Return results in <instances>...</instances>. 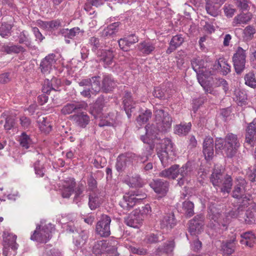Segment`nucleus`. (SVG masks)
Instances as JSON below:
<instances>
[{
  "label": "nucleus",
  "mask_w": 256,
  "mask_h": 256,
  "mask_svg": "<svg viewBox=\"0 0 256 256\" xmlns=\"http://www.w3.org/2000/svg\"><path fill=\"white\" fill-rule=\"evenodd\" d=\"M240 146L236 136L232 134H228L224 140L217 138L215 142L216 150L222 149L228 158H232L236 154Z\"/></svg>",
  "instance_id": "1"
},
{
  "label": "nucleus",
  "mask_w": 256,
  "mask_h": 256,
  "mask_svg": "<svg viewBox=\"0 0 256 256\" xmlns=\"http://www.w3.org/2000/svg\"><path fill=\"white\" fill-rule=\"evenodd\" d=\"M193 171L192 164L190 162L188 161L182 167L178 164H174L170 168L165 169L160 172L158 176L164 178L176 179L178 175L187 178L190 176Z\"/></svg>",
  "instance_id": "2"
},
{
  "label": "nucleus",
  "mask_w": 256,
  "mask_h": 256,
  "mask_svg": "<svg viewBox=\"0 0 256 256\" xmlns=\"http://www.w3.org/2000/svg\"><path fill=\"white\" fill-rule=\"evenodd\" d=\"M157 154L162 164L166 166L169 160L172 161L176 156L174 144L169 138H164L162 140L160 148H158Z\"/></svg>",
  "instance_id": "3"
},
{
  "label": "nucleus",
  "mask_w": 256,
  "mask_h": 256,
  "mask_svg": "<svg viewBox=\"0 0 256 256\" xmlns=\"http://www.w3.org/2000/svg\"><path fill=\"white\" fill-rule=\"evenodd\" d=\"M54 230V226L52 224H44L41 222L40 224L36 225V230L30 236V240L40 243H46L52 238V234Z\"/></svg>",
  "instance_id": "4"
},
{
  "label": "nucleus",
  "mask_w": 256,
  "mask_h": 256,
  "mask_svg": "<svg viewBox=\"0 0 256 256\" xmlns=\"http://www.w3.org/2000/svg\"><path fill=\"white\" fill-rule=\"evenodd\" d=\"M146 198V194L141 192L134 191L128 192L124 195L122 198L119 202V205L124 210L128 211Z\"/></svg>",
  "instance_id": "5"
},
{
  "label": "nucleus",
  "mask_w": 256,
  "mask_h": 256,
  "mask_svg": "<svg viewBox=\"0 0 256 256\" xmlns=\"http://www.w3.org/2000/svg\"><path fill=\"white\" fill-rule=\"evenodd\" d=\"M154 114L156 126L161 132L168 131L172 126V118L170 114L163 110L154 108Z\"/></svg>",
  "instance_id": "6"
},
{
  "label": "nucleus",
  "mask_w": 256,
  "mask_h": 256,
  "mask_svg": "<svg viewBox=\"0 0 256 256\" xmlns=\"http://www.w3.org/2000/svg\"><path fill=\"white\" fill-rule=\"evenodd\" d=\"M208 216L209 219L213 224V226H222L225 227L230 222L231 218H236V216L234 214V211H230L226 216V218L222 220L220 214L216 210V208H214L210 210Z\"/></svg>",
  "instance_id": "7"
},
{
  "label": "nucleus",
  "mask_w": 256,
  "mask_h": 256,
  "mask_svg": "<svg viewBox=\"0 0 256 256\" xmlns=\"http://www.w3.org/2000/svg\"><path fill=\"white\" fill-rule=\"evenodd\" d=\"M246 50L238 46L232 56V62L236 72L240 74L246 68Z\"/></svg>",
  "instance_id": "8"
},
{
  "label": "nucleus",
  "mask_w": 256,
  "mask_h": 256,
  "mask_svg": "<svg viewBox=\"0 0 256 256\" xmlns=\"http://www.w3.org/2000/svg\"><path fill=\"white\" fill-rule=\"evenodd\" d=\"M112 220L110 216L102 214L96 226V232L101 237H108L110 234V224Z\"/></svg>",
  "instance_id": "9"
},
{
  "label": "nucleus",
  "mask_w": 256,
  "mask_h": 256,
  "mask_svg": "<svg viewBox=\"0 0 256 256\" xmlns=\"http://www.w3.org/2000/svg\"><path fill=\"white\" fill-rule=\"evenodd\" d=\"M144 220L140 214V210L136 209L124 218V223L134 228H139L142 226Z\"/></svg>",
  "instance_id": "10"
},
{
  "label": "nucleus",
  "mask_w": 256,
  "mask_h": 256,
  "mask_svg": "<svg viewBox=\"0 0 256 256\" xmlns=\"http://www.w3.org/2000/svg\"><path fill=\"white\" fill-rule=\"evenodd\" d=\"M88 106V104L85 102H74L65 104L62 108L61 112L64 115L70 114L73 112L86 110Z\"/></svg>",
  "instance_id": "11"
},
{
  "label": "nucleus",
  "mask_w": 256,
  "mask_h": 256,
  "mask_svg": "<svg viewBox=\"0 0 256 256\" xmlns=\"http://www.w3.org/2000/svg\"><path fill=\"white\" fill-rule=\"evenodd\" d=\"M150 186L156 194L164 196L168 190L169 183L166 180L157 179L152 182Z\"/></svg>",
  "instance_id": "12"
},
{
  "label": "nucleus",
  "mask_w": 256,
  "mask_h": 256,
  "mask_svg": "<svg viewBox=\"0 0 256 256\" xmlns=\"http://www.w3.org/2000/svg\"><path fill=\"white\" fill-rule=\"evenodd\" d=\"M76 184L75 179L73 178H68L64 180L62 189V196L64 198H69L74 193Z\"/></svg>",
  "instance_id": "13"
},
{
  "label": "nucleus",
  "mask_w": 256,
  "mask_h": 256,
  "mask_svg": "<svg viewBox=\"0 0 256 256\" xmlns=\"http://www.w3.org/2000/svg\"><path fill=\"white\" fill-rule=\"evenodd\" d=\"M146 136H141L140 140L144 142L149 144L150 140L157 138L156 135L160 132L156 124H148L145 127Z\"/></svg>",
  "instance_id": "14"
},
{
  "label": "nucleus",
  "mask_w": 256,
  "mask_h": 256,
  "mask_svg": "<svg viewBox=\"0 0 256 256\" xmlns=\"http://www.w3.org/2000/svg\"><path fill=\"white\" fill-rule=\"evenodd\" d=\"M202 152L206 160H211L214 154V140L210 136L204 139L202 145Z\"/></svg>",
  "instance_id": "15"
},
{
  "label": "nucleus",
  "mask_w": 256,
  "mask_h": 256,
  "mask_svg": "<svg viewBox=\"0 0 256 256\" xmlns=\"http://www.w3.org/2000/svg\"><path fill=\"white\" fill-rule=\"evenodd\" d=\"M203 226L204 220L202 216H197L189 222V232L192 235L198 234L202 230Z\"/></svg>",
  "instance_id": "16"
},
{
  "label": "nucleus",
  "mask_w": 256,
  "mask_h": 256,
  "mask_svg": "<svg viewBox=\"0 0 256 256\" xmlns=\"http://www.w3.org/2000/svg\"><path fill=\"white\" fill-rule=\"evenodd\" d=\"M97 57L100 62H102L106 67L112 64L114 54L110 50H102L98 51Z\"/></svg>",
  "instance_id": "17"
},
{
  "label": "nucleus",
  "mask_w": 256,
  "mask_h": 256,
  "mask_svg": "<svg viewBox=\"0 0 256 256\" xmlns=\"http://www.w3.org/2000/svg\"><path fill=\"white\" fill-rule=\"evenodd\" d=\"M212 70H219L222 75L226 76L231 71V66L228 60L224 58H220L217 59L213 64Z\"/></svg>",
  "instance_id": "18"
},
{
  "label": "nucleus",
  "mask_w": 256,
  "mask_h": 256,
  "mask_svg": "<svg viewBox=\"0 0 256 256\" xmlns=\"http://www.w3.org/2000/svg\"><path fill=\"white\" fill-rule=\"evenodd\" d=\"M56 55L51 54L46 56L41 62L40 68L43 74H49L56 63Z\"/></svg>",
  "instance_id": "19"
},
{
  "label": "nucleus",
  "mask_w": 256,
  "mask_h": 256,
  "mask_svg": "<svg viewBox=\"0 0 256 256\" xmlns=\"http://www.w3.org/2000/svg\"><path fill=\"white\" fill-rule=\"evenodd\" d=\"M246 182L244 179H238L236 184L232 191V196L238 200L243 198V196L246 195Z\"/></svg>",
  "instance_id": "20"
},
{
  "label": "nucleus",
  "mask_w": 256,
  "mask_h": 256,
  "mask_svg": "<svg viewBox=\"0 0 256 256\" xmlns=\"http://www.w3.org/2000/svg\"><path fill=\"white\" fill-rule=\"evenodd\" d=\"M213 74H214L212 73L211 71L208 72V76H202L200 74L198 80L206 94H210L215 95L216 94V92L214 90L210 84V80H208L210 76Z\"/></svg>",
  "instance_id": "21"
},
{
  "label": "nucleus",
  "mask_w": 256,
  "mask_h": 256,
  "mask_svg": "<svg viewBox=\"0 0 256 256\" xmlns=\"http://www.w3.org/2000/svg\"><path fill=\"white\" fill-rule=\"evenodd\" d=\"M191 64L193 70L197 74V78H199L200 74L202 76H208V72H206L204 68V60L200 58H194L191 61Z\"/></svg>",
  "instance_id": "22"
},
{
  "label": "nucleus",
  "mask_w": 256,
  "mask_h": 256,
  "mask_svg": "<svg viewBox=\"0 0 256 256\" xmlns=\"http://www.w3.org/2000/svg\"><path fill=\"white\" fill-rule=\"evenodd\" d=\"M256 140V118L249 124L246 134V142L252 145Z\"/></svg>",
  "instance_id": "23"
},
{
  "label": "nucleus",
  "mask_w": 256,
  "mask_h": 256,
  "mask_svg": "<svg viewBox=\"0 0 256 256\" xmlns=\"http://www.w3.org/2000/svg\"><path fill=\"white\" fill-rule=\"evenodd\" d=\"M184 42V38L182 34L173 36L169 43V46L166 50V53L168 54H170L180 46Z\"/></svg>",
  "instance_id": "24"
},
{
  "label": "nucleus",
  "mask_w": 256,
  "mask_h": 256,
  "mask_svg": "<svg viewBox=\"0 0 256 256\" xmlns=\"http://www.w3.org/2000/svg\"><path fill=\"white\" fill-rule=\"evenodd\" d=\"M73 236L74 244L78 248H80L87 242L88 238V232L85 230H81L80 232L75 234Z\"/></svg>",
  "instance_id": "25"
},
{
  "label": "nucleus",
  "mask_w": 256,
  "mask_h": 256,
  "mask_svg": "<svg viewBox=\"0 0 256 256\" xmlns=\"http://www.w3.org/2000/svg\"><path fill=\"white\" fill-rule=\"evenodd\" d=\"M75 124L80 128H85L90 122L89 116L84 112L78 113L72 116Z\"/></svg>",
  "instance_id": "26"
},
{
  "label": "nucleus",
  "mask_w": 256,
  "mask_h": 256,
  "mask_svg": "<svg viewBox=\"0 0 256 256\" xmlns=\"http://www.w3.org/2000/svg\"><path fill=\"white\" fill-rule=\"evenodd\" d=\"M138 50L144 55L151 54L155 49V44L150 41H143L137 45Z\"/></svg>",
  "instance_id": "27"
},
{
  "label": "nucleus",
  "mask_w": 256,
  "mask_h": 256,
  "mask_svg": "<svg viewBox=\"0 0 256 256\" xmlns=\"http://www.w3.org/2000/svg\"><path fill=\"white\" fill-rule=\"evenodd\" d=\"M241 240H240L242 245H244L250 248L254 246L256 238L254 234L250 232L243 233L240 236Z\"/></svg>",
  "instance_id": "28"
},
{
  "label": "nucleus",
  "mask_w": 256,
  "mask_h": 256,
  "mask_svg": "<svg viewBox=\"0 0 256 256\" xmlns=\"http://www.w3.org/2000/svg\"><path fill=\"white\" fill-rule=\"evenodd\" d=\"M240 201L238 202L240 203L239 206L237 210L234 211V214L236 216V218L238 217L239 218H242V216L244 214L243 208H246L248 206H250V203H252V200L248 196L245 195L242 198H240L238 200Z\"/></svg>",
  "instance_id": "29"
},
{
  "label": "nucleus",
  "mask_w": 256,
  "mask_h": 256,
  "mask_svg": "<svg viewBox=\"0 0 256 256\" xmlns=\"http://www.w3.org/2000/svg\"><path fill=\"white\" fill-rule=\"evenodd\" d=\"M83 32H84L81 31L78 27H75L71 29L66 28L62 30V34L65 38V40L67 44H69L70 41L66 40V38L73 39L75 36L78 35H82Z\"/></svg>",
  "instance_id": "30"
},
{
  "label": "nucleus",
  "mask_w": 256,
  "mask_h": 256,
  "mask_svg": "<svg viewBox=\"0 0 256 256\" xmlns=\"http://www.w3.org/2000/svg\"><path fill=\"white\" fill-rule=\"evenodd\" d=\"M116 82L111 76L106 75L104 76L102 81V89L106 92L112 91L116 86Z\"/></svg>",
  "instance_id": "31"
},
{
  "label": "nucleus",
  "mask_w": 256,
  "mask_h": 256,
  "mask_svg": "<svg viewBox=\"0 0 256 256\" xmlns=\"http://www.w3.org/2000/svg\"><path fill=\"white\" fill-rule=\"evenodd\" d=\"M176 224V220L173 214H169L164 216L160 221L162 228H174Z\"/></svg>",
  "instance_id": "32"
},
{
  "label": "nucleus",
  "mask_w": 256,
  "mask_h": 256,
  "mask_svg": "<svg viewBox=\"0 0 256 256\" xmlns=\"http://www.w3.org/2000/svg\"><path fill=\"white\" fill-rule=\"evenodd\" d=\"M120 22H114L108 25L102 32V36L104 37H112L119 30Z\"/></svg>",
  "instance_id": "33"
},
{
  "label": "nucleus",
  "mask_w": 256,
  "mask_h": 256,
  "mask_svg": "<svg viewBox=\"0 0 256 256\" xmlns=\"http://www.w3.org/2000/svg\"><path fill=\"white\" fill-rule=\"evenodd\" d=\"M2 48L3 51L8 54H19L26 52V49L22 46L14 44L12 43L4 46Z\"/></svg>",
  "instance_id": "34"
},
{
  "label": "nucleus",
  "mask_w": 256,
  "mask_h": 256,
  "mask_svg": "<svg viewBox=\"0 0 256 256\" xmlns=\"http://www.w3.org/2000/svg\"><path fill=\"white\" fill-rule=\"evenodd\" d=\"M192 127L190 122L181 123L174 128V133L180 136H186L190 131Z\"/></svg>",
  "instance_id": "35"
},
{
  "label": "nucleus",
  "mask_w": 256,
  "mask_h": 256,
  "mask_svg": "<svg viewBox=\"0 0 256 256\" xmlns=\"http://www.w3.org/2000/svg\"><path fill=\"white\" fill-rule=\"evenodd\" d=\"M152 150L153 147L152 146H149L144 150L141 155L137 156L134 154L131 157L137 162L143 163L148 160V156L151 155Z\"/></svg>",
  "instance_id": "36"
},
{
  "label": "nucleus",
  "mask_w": 256,
  "mask_h": 256,
  "mask_svg": "<svg viewBox=\"0 0 256 256\" xmlns=\"http://www.w3.org/2000/svg\"><path fill=\"white\" fill-rule=\"evenodd\" d=\"M104 106V100L102 98L98 99L94 104L90 110V113L96 118L100 116Z\"/></svg>",
  "instance_id": "37"
},
{
  "label": "nucleus",
  "mask_w": 256,
  "mask_h": 256,
  "mask_svg": "<svg viewBox=\"0 0 256 256\" xmlns=\"http://www.w3.org/2000/svg\"><path fill=\"white\" fill-rule=\"evenodd\" d=\"M224 176L220 170H214L210 176V181L214 186H220L223 182Z\"/></svg>",
  "instance_id": "38"
},
{
  "label": "nucleus",
  "mask_w": 256,
  "mask_h": 256,
  "mask_svg": "<svg viewBox=\"0 0 256 256\" xmlns=\"http://www.w3.org/2000/svg\"><path fill=\"white\" fill-rule=\"evenodd\" d=\"M84 184L83 182L80 181L76 184L74 192V201L75 202L78 203L83 197L82 194L84 192Z\"/></svg>",
  "instance_id": "39"
},
{
  "label": "nucleus",
  "mask_w": 256,
  "mask_h": 256,
  "mask_svg": "<svg viewBox=\"0 0 256 256\" xmlns=\"http://www.w3.org/2000/svg\"><path fill=\"white\" fill-rule=\"evenodd\" d=\"M117 124H118V122H116V116L114 114L112 118L108 115V116L102 118L98 124L100 127L104 126H116Z\"/></svg>",
  "instance_id": "40"
},
{
  "label": "nucleus",
  "mask_w": 256,
  "mask_h": 256,
  "mask_svg": "<svg viewBox=\"0 0 256 256\" xmlns=\"http://www.w3.org/2000/svg\"><path fill=\"white\" fill-rule=\"evenodd\" d=\"M102 204V200L94 194H90L88 198V206L91 210H94Z\"/></svg>",
  "instance_id": "41"
},
{
  "label": "nucleus",
  "mask_w": 256,
  "mask_h": 256,
  "mask_svg": "<svg viewBox=\"0 0 256 256\" xmlns=\"http://www.w3.org/2000/svg\"><path fill=\"white\" fill-rule=\"evenodd\" d=\"M232 186V177L228 175H225L220 188L221 192L229 193L230 192Z\"/></svg>",
  "instance_id": "42"
},
{
  "label": "nucleus",
  "mask_w": 256,
  "mask_h": 256,
  "mask_svg": "<svg viewBox=\"0 0 256 256\" xmlns=\"http://www.w3.org/2000/svg\"><path fill=\"white\" fill-rule=\"evenodd\" d=\"M174 240L168 241L165 243L162 246L159 247L156 250L158 254H160L161 253L169 254L172 252L174 248Z\"/></svg>",
  "instance_id": "43"
},
{
  "label": "nucleus",
  "mask_w": 256,
  "mask_h": 256,
  "mask_svg": "<svg viewBox=\"0 0 256 256\" xmlns=\"http://www.w3.org/2000/svg\"><path fill=\"white\" fill-rule=\"evenodd\" d=\"M107 248V244L104 240H100L96 242L92 248L94 254L98 255L104 253Z\"/></svg>",
  "instance_id": "44"
},
{
  "label": "nucleus",
  "mask_w": 256,
  "mask_h": 256,
  "mask_svg": "<svg viewBox=\"0 0 256 256\" xmlns=\"http://www.w3.org/2000/svg\"><path fill=\"white\" fill-rule=\"evenodd\" d=\"M152 113L150 110L146 109L142 112L136 118L137 122L140 124H143L146 122L152 117Z\"/></svg>",
  "instance_id": "45"
},
{
  "label": "nucleus",
  "mask_w": 256,
  "mask_h": 256,
  "mask_svg": "<svg viewBox=\"0 0 256 256\" xmlns=\"http://www.w3.org/2000/svg\"><path fill=\"white\" fill-rule=\"evenodd\" d=\"M206 2V10L209 14L216 17L218 15L219 12L218 8L214 5L213 0H205Z\"/></svg>",
  "instance_id": "46"
},
{
  "label": "nucleus",
  "mask_w": 256,
  "mask_h": 256,
  "mask_svg": "<svg viewBox=\"0 0 256 256\" xmlns=\"http://www.w3.org/2000/svg\"><path fill=\"white\" fill-rule=\"evenodd\" d=\"M235 238L226 242L222 246V249L226 254H232L235 250L236 242Z\"/></svg>",
  "instance_id": "47"
},
{
  "label": "nucleus",
  "mask_w": 256,
  "mask_h": 256,
  "mask_svg": "<svg viewBox=\"0 0 256 256\" xmlns=\"http://www.w3.org/2000/svg\"><path fill=\"white\" fill-rule=\"evenodd\" d=\"M12 28V24L4 22L0 26V36L2 38H7L11 34V30Z\"/></svg>",
  "instance_id": "48"
},
{
  "label": "nucleus",
  "mask_w": 256,
  "mask_h": 256,
  "mask_svg": "<svg viewBox=\"0 0 256 256\" xmlns=\"http://www.w3.org/2000/svg\"><path fill=\"white\" fill-rule=\"evenodd\" d=\"M250 19L247 14H240L236 16L232 22V26H236L240 24H246Z\"/></svg>",
  "instance_id": "49"
},
{
  "label": "nucleus",
  "mask_w": 256,
  "mask_h": 256,
  "mask_svg": "<svg viewBox=\"0 0 256 256\" xmlns=\"http://www.w3.org/2000/svg\"><path fill=\"white\" fill-rule=\"evenodd\" d=\"M56 81V78H53L51 80L46 79L44 80L42 91L44 93L49 94L51 90H56V86H54L53 83Z\"/></svg>",
  "instance_id": "50"
},
{
  "label": "nucleus",
  "mask_w": 256,
  "mask_h": 256,
  "mask_svg": "<svg viewBox=\"0 0 256 256\" xmlns=\"http://www.w3.org/2000/svg\"><path fill=\"white\" fill-rule=\"evenodd\" d=\"M40 256H60V253L58 250L52 248V246L46 245Z\"/></svg>",
  "instance_id": "51"
},
{
  "label": "nucleus",
  "mask_w": 256,
  "mask_h": 256,
  "mask_svg": "<svg viewBox=\"0 0 256 256\" xmlns=\"http://www.w3.org/2000/svg\"><path fill=\"white\" fill-rule=\"evenodd\" d=\"M244 79L246 85L252 88H256V76L252 72L246 74Z\"/></svg>",
  "instance_id": "52"
},
{
  "label": "nucleus",
  "mask_w": 256,
  "mask_h": 256,
  "mask_svg": "<svg viewBox=\"0 0 256 256\" xmlns=\"http://www.w3.org/2000/svg\"><path fill=\"white\" fill-rule=\"evenodd\" d=\"M18 141L20 142V145L26 149L30 146L32 143L30 136L24 132L20 136Z\"/></svg>",
  "instance_id": "53"
},
{
  "label": "nucleus",
  "mask_w": 256,
  "mask_h": 256,
  "mask_svg": "<svg viewBox=\"0 0 256 256\" xmlns=\"http://www.w3.org/2000/svg\"><path fill=\"white\" fill-rule=\"evenodd\" d=\"M194 204L190 201H185L182 204V209L188 217H191L194 214Z\"/></svg>",
  "instance_id": "54"
},
{
  "label": "nucleus",
  "mask_w": 256,
  "mask_h": 256,
  "mask_svg": "<svg viewBox=\"0 0 256 256\" xmlns=\"http://www.w3.org/2000/svg\"><path fill=\"white\" fill-rule=\"evenodd\" d=\"M92 90L94 94L100 92L102 87L100 86V77L99 76H94L90 78Z\"/></svg>",
  "instance_id": "55"
},
{
  "label": "nucleus",
  "mask_w": 256,
  "mask_h": 256,
  "mask_svg": "<svg viewBox=\"0 0 256 256\" xmlns=\"http://www.w3.org/2000/svg\"><path fill=\"white\" fill-rule=\"evenodd\" d=\"M39 128L42 132L45 133H49L52 130V126L46 118H43L42 120L40 122Z\"/></svg>",
  "instance_id": "56"
},
{
  "label": "nucleus",
  "mask_w": 256,
  "mask_h": 256,
  "mask_svg": "<svg viewBox=\"0 0 256 256\" xmlns=\"http://www.w3.org/2000/svg\"><path fill=\"white\" fill-rule=\"evenodd\" d=\"M128 185L132 188L141 187L142 186V180L140 176L136 175L130 178Z\"/></svg>",
  "instance_id": "57"
},
{
  "label": "nucleus",
  "mask_w": 256,
  "mask_h": 256,
  "mask_svg": "<svg viewBox=\"0 0 256 256\" xmlns=\"http://www.w3.org/2000/svg\"><path fill=\"white\" fill-rule=\"evenodd\" d=\"M16 236L12 234H9L5 239V242H8V246L13 250L18 248V244L16 243Z\"/></svg>",
  "instance_id": "58"
},
{
  "label": "nucleus",
  "mask_w": 256,
  "mask_h": 256,
  "mask_svg": "<svg viewBox=\"0 0 256 256\" xmlns=\"http://www.w3.org/2000/svg\"><path fill=\"white\" fill-rule=\"evenodd\" d=\"M244 218L246 224H251L255 223L256 215L252 210H246Z\"/></svg>",
  "instance_id": "59"
},
{
  "label": "nucleus",
  "mask_w": 256,
  "mask_h": 256,
  "mask_svg": "<svg viewBox=\"0 0 256 256\" xmlns=\"http://www.w3.org/2000/svg\"><path fill=\"white\" fill-rule=\"evenodd\" d=\"M123 98V104L124 108H128V107L133 106L134 102L130 92H126Z\"/></svg>",
  "instance_id": "60"
},
{
  "label": "nucleus",
  "mask_w": 256,
  "mask_h": 256,
  "mask_svg": "<svg viewBox=\"0 0 256 256\" xmlns=\"http://www.w3.org/2000/svg\"><path fill=\"white\" fill-rule=\"evenodd\" d=\"M18 42L20 44L25 43L26 46L28 48L32 46L31 42L28 40V36L26 34L25 31H22L20 32L18 36Z\"/></svg>",
  "instance_id": "61"
},
{
  "label": "nucleus",
  "mask_w": 256,
  "mask_h": 256,
  "mask_svg": "<svg viewBox=\"0 0 256 256\" xmlns=\"http://www.w3.org/2000/svg\"><path fill=\"white\" fill-rule=\"evenodd\" d=\"M34 168L36 174L39 177H42L44 176V168L40 164V160H38L34 164Z\"/></svg>",
  "instance_id": "62"
},
{
  "label": "nucleus",
  "mask_w": 256,
  "mask_h": 256,
  "mask_svg": "<svg viewBox=\"0 0 256 256\" xmlns=\"http://www.w3.org/2000/svg\"><path fill=\"white\" fill-rule=\"evenodd\" d=\"M89 44L92 47V51L95 52L100 46L99 39L98 38L93 36L89 39Z\"/></svg>",
  "instance_id": "63"
},
{
  "label": "nucleus",
  "mask_w": 256,
  "mask_h": 256,
  "mask_svg": "<svg viewBox=\"0 0 256 256\" xmlns=\"http://www.w3.org/2000/svg\"><path fill=\"white\" fill-rule=\"evenodd\" d=\"M236 100L239 102L244 103L247 100V96L245 92L238 90L235 92Z\"/></svg>",
  "instance_id": "64"
}]
</instances>
